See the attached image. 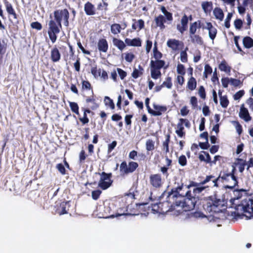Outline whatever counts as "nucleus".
<instances>
[{
	"label": "nucleus",
	"instance_id": "603ef678",
	"mask_svg": "<svg viewBox=\"0 0 253 253\" xmlns=\"http://www.w3.org/2000/svg\"><path fill=\"white\" fill-rule=\"evenodd\" d=\"M56 168L62 175H64L66 174V169L62 164H58L56 165Z\"/></svg>",
	"mask_w": 253,
	"mask_h": 253
},
{
	"label": "nucleus",
	"instance_id": "ddd939ff",
	"mask_svg": "<svg viewBox=\"0 0 253 253\" xmlns=\"http://www.w3.org/2000/svg\"><path fill=\"white\" fill-rule=\"evenodd\" d=\"M206 29L209 31V36L210 38L213 41L216 37L217 34V30L214 27L211 23L207 22L206 26L204 27L203 29Z\"/></svg>",
	"mask_w": 253,
	"mask_h": 253
},
{
	"label": "nucleus",
	"instance_id": "20e7f679",
	"mask_svg": "<svg viewBox=\"0 0 253 253\" xmlns=\"http://www.w3.org/2000/svg\"><path fill=\"white\" fill-rule=\"evenodd\" d=\"M182 189L178 190V195L176 196L181 197L180 203L178 207H181L185 211H189L193 210L197 207V204H199V199L198 197L193 196L191 191H188L185 194V196L179 194V191Z\"/></svg>",
	"mask_w": 253,
	"mask_h": 253
},
{
	"label": "nucleus",
	"instance_id": "a19ab883",
	"mask_svg": "<svg viewBox=\"0 0 253 253\" xmlns=\"http://www.w3.org/2000/svg\"><path fill=\"white\" fill-rule=\"evenodd\" d=\"M190 37L192 41L193 42H195L200 45L203 44V41L202 40V39L199 35H194L193 36H191Z\"/></svg>",
	"mask_w": 253,
	"mask_h": 253
},
{
	"label": "nucleus",
	"instance_id": "a18cd8bd",
	"mask_svg": "<svg viewBox=\"0 0 253 253\" xmlns=\"http://www.w3.org/2000/svg\"><path fill=\"white\" fill-rule=\"evenodd\" d=\"M104 102L106 105H108L110 108L113 109L115 107L114 104L113 100L111 99L109 97L105 96L104 98Z\"/></svg>",
	"mask_w": 253,
	"mask_h": 253
},
{
	"label": "nucleus",
	"instance_id": "9b49d317",
	"mask_svg": "<svg viewBox=\"0 0 253 253\" xmlns=\"http://www.w3.org/2000/svg\"><path fill=\"white\" fill-rule=\"evenodd\" d=\"M149 182L152 187L155 189L160 188L164 183L162 175L159 173L150 175Z\"/></svg>",
	"mask_w": 253,
	"mask_h": 253
},
{
	"label": "nucleus",
	"instance_id": "3c124183",
	"mask_svg": "<svg viewBox=\"0 0 253 253\" xmlns=\"http://www.w3.org/2000/svg\"><path fill=\"white\" fill-rule=\"evenodd\" d=\"M178 163L181 166H185L187 164V159L185 155H181L178 159Z\"/></svg>",
	"mask_w": 253,
	"mask_h": 253
},
{
	"label": "nucleus",
	"instance_id": "a211bd4d",
	"mask_svg": "<svg viewBox=\"0 0 253 253\" xmlns=\"http://www.w3.org/2000/svg\"><path fill=\"white\" fill-rule=\"evenodd\" d=\"M85 13L88 15H93L95 13L94 6L89 2H86L84 7Z\"/></svg>",
	"mask_w": 253,
	"mask_h": 253
},
{
	"label": "nucleus",
	"instance_id": "cd10ccee",
	"mask_svg": "<svg viewBox=\"0 0 253 253\" xmlns=\"http://www.w3.org/2000/svg\"><path fill=\"white\" fill-rule=\"evenodd\" d=\"M201 182L199 184V186L194 188L193 191V194H192L193 196L198 197V196H197V194H199L202 191H203L206 188H208L209 187V186H204V184H201Z\"/></svg>",
	"mask_w": 253,
	"mask_h": 253
},
{
	"label": "nucleus",
	"instance_id": "c03bdc74",
	"mask_svg": "<svg viewBox=\"0 0 253 253\" xmlns=\"http://www.w3.org/2000/svg\"><path fill=\"white\" fill-rule=\"evenodd\" d=\"M70 107L71 110L76 114H79V107L75 102H69Z\"/></svg>",
	"mask_w": 253,
	"mask_h": 253
},
{
	"label": "nucleus",
	"instance_id": "bf43d9fd",
	"mask_svg": "<svg viewBox=\"0 0 253 253\" xmlns=\"http://www.w3.org/2000/svg\"><path fill=\"white\" fill-rule=\"evenodd\" d=\"M117 71L121 80H123L126 76V73L122 69L117 68Z\"/></svg>",
	"mask_w": 253,
	"mask_h": 253
},
{
	"label": "nucleus",
	"instance_id": "412c9836",
	"mask_svg": "<svg viewBox=\"0 0 253 253\" xmlns=\"http://www.w3.org/2000/svg\"><path fill=\"white\" fill-rule=\"evenodd\" d=\"M125 42L128 45L133 46H140L141 44V41L139 38H135L133 39L127 38L125 40Z\"/></svg>",
	"mask_w": 253,
	"mask_h": 253
},
{
	"label": "nucleus",
	"instance_id": "dca6fc26",
	"mask_svg": "<svg viewBox=\"0 0 253 253\" xmlns=\"http://www.w3.org/2000/svg\"><path fill=\"white\" fill-rule=\"evenodd\" d=\"M179 45L180 42L178 40L174 39H169L167 42V45L174 51L178 50Z\"/></svg>",
	"mask_w": 253,
	"mask_h": 253
},
{
	"label": "nucleus",
	"instance_id": "864d4df0",
	"mask_svg": "<svg viewBox=\"0 0 253 253\" xmlns=\"http://www.w3.org/2000/svg\"><path fill=\"white\" fill-rule=\"evenodd\" d=\"M202 153H204L205 155L206 163L209 164L211 166H212L213 165L212 163V161H211V157L209 154L207 152L204 151H202Z\"/></svg>",
	"mask_w": 253,
	"mask_h": 253
},
{
	"label": "nucleus",
	"instance_id": "4d7b16f0",
	"mask_svg": "<svg viewBox=\"0 0 253 253\" xmlns=\"http://www.w3.org/2000/svg\"><path fill=\"white\" fill-rule=\"evenodd\" d=\"M234 25L236 29H240L243 25V22L241 19H236L234 22Z\"/></svg>",
	"mask_w": 253,
	"mask_h": 253
},
{
	"label": "nucleus",
	"instance_id": "bb28decb",
	"mask_svg": "<svg viewBox=\"0 0 253 253\" xmlns=\"http://www.w3.org/2000/svg\"><path fill=\"white\" fill-rule=\"evenodd\" d=\"M51 58L53 62H57L60 59V54L57 48H54L51 51Z\"/></svg>",
	"mask_w": 253,
	"mask_h": 253
},
{
	"label": "nucleus",
	"instance_id": "f704fd0d",
	"mask_svg": "<svg viewBox=\"0 0 253 253\" xmlns=\"http://www.w3.org/2000/svg\"><path fill=\"white\" fill-rule=\"evenodd\" d=\"M219 69L226 73H229L230 71V67L228 66L225 61H222L219 65Z\"/></svg>",
	"mask_w": 253,
	"mask_h": 253
},
{
	"label": "nucleus",
	"instance_id": "37998d69",
	"mask_svg": "<svg viewBox=\"0 0 253 253\" xmlns=\"http://www.w3.org/2000/svg\"><path fill=\"white\" fill-rule=\"evenodd\" d=\"M102 192L100 190H93L91 192L92 198L94 200H98Z\"/></svg>",
	"mask_w": 253,
	"mask_h": 253
},
{
	"label": "nucleus",
	"instance_id": "de8ad7c7",
	"mask_svg": "<svg viewBox=\"0 0 253 253\" xmlns=\"http://www.w3.org/2000/svg\"><path fill=\"white\" fill-rule=\"evenodd\" d=\"M232 17V13H228V15L225 20V22H224L225 27L227 28H229L230 26V20H231Z\"/></svg>",
	"mask_w": 253,
	"mask_h": 253
},
{
	"label": "nucleus",
	"instance_id": "1a4fd4ad",
	"mask_svg": "<svg viewBox=\"0 0 253 253\" xmlns=\"http://www.w3.org/2000/svg\"><path fill=\"white\" fill-rule=\"evenodd\" d=\"M104 209L105 212L108 214L106 217L113 218L125 214L124 211L122 212V209H120V211L119 212V208L113 203H109Z\"/></svg>",
	"mask_w": 253,
	"mask_h": 253
},
{
	"label": "nucleus",
	"instance_id": "6e6d98bb",
	"mask_svg": "<svg viewBox=\"0 0 253 253\" xmlns=\"http://www.w3.org/2000/svg\"><path fill=\"white\" fill-rule=\"evenodd\" d=\"M180 60L181 61L185 63L187 61V54L186 51H182L180 52Z\"/></svg>",
	"mask_w": 253,
	"mask_h": 253
},
{
	"label": "nucleus",
	"instance_id": "f257e3e1",
	"mask_svg": "<svg viewBox=\"0 0 253 253\" xmlns=\"http://www.w3.org/2000/svg\"><path fill=\"white\" fill-rule=\"evenodd\" d=\"M221 204V200L217 197L216 194L201 199L199 200V204L196 207L198 211L191 212L190 217L202 218L207 217L206 213H209L211 215L220 210L218 209V207Z\"/></svg>",
	"mask_w": 253,
	"mask_h": 253
},
{
	"label": "nucleus",
	"instance_id": "052dcab7",
	"mask_svg": "<svg viewBox=\"0 0 253 253\" xmlns=\"http://www.w3.org/2000/svg\"><path fill=\"white\" fill-rule=\"evenodd\" d=\"M244 94V90H239L234 95V99L236 100L240 99Z\"/></svg>",
	"mask_w": 253,
	"mask_h": 253
},
{
	"label": "nucleus",
	"instance_id": "b1692460",
	"mask_svg": "<svg viewBox=\"0 0 253 253\" xmlns=\"http://www.w3.org/2000/svg\"><path fill=\"white\" fill-rule=\"evenodd\" d=\"M4 4L6 7V10L7 12V13L9 14L12 15L14 19H17V15L14 10V9L12 7V6L11 3H10L7 1H5L4 2Z\"/></svg>",
	"mask_w": 253,
	"mask_h": 253
},
{
	"label": "nucleus",
	"instance_id": "7c9ffc66",
	"mask_svg": "<svg viewBox=\"0 0 253 253\" xmlns=\"http://www.w3.org/2000/svg\"><path fill=\"white\" fill-rule=\"evenodd\" d=\"M196 86L197 82L195 79L194 77H191L188 81L187 85V88L191 90H193L196 88Z\"/></svg>",
	"mask_w": 253,
	"mask_h": 253
},
{
	"label": "nucleus",
	"instance_id": "c756f323",
	"mask_svg": "<svg viewBox=\"0 0 253 253\" xmlns=\"http://www.w3.org/2000/svg\"><path fill=\"white\" fill-rule=\"evenodd\" d=\"M202 7L205 13L210 12L212 8V4L211 1H204L202 3Z\"/></svg>",
	"mask_w": 253,
	"mask_h": 253
},
{
	"label": "nucleus",
	"instance_id": "c85d7f7f",
	"mask_svg": "<svg viewBox=\"0 0 253 253\" xmlns=\"http://www.w3.org/2000/svg\"><path fill=\"white\" fill-rule=\"evenodd\" d=\"M113 42L114 45L121 51H122L126 47L125 43L121 40L114 38L113 40Z\"/></svg>",
	"mask_w": 253,
	"mask_h": 253
},
{
	"label": "nucleus",
	"instance_id": "e2e57ef3",
	"mask_svg": "<svg viewBox=\"0 0 253 253\" xmlns=\"http://www.w3.org/2000/svg\"><path fill=\"white\" fill-rule=\"evenodd\" d=\"M230 84L234 86H238L240 84L241 82L239 80L230 78Z\"/></svg>",
	"mask_w": 253,
	"mask_h": 253
},
{
	"label": "nucleus",
	"instance_id": "e433bc0d",
	"mask_svg": "<svg viewBox=\"0 0 253 253\" xmlns=\"http://www.w3.org/2000/svg\"><path fill=\"white\" fill-rule=\"evenodd\" d=\"M121 27L119 24H114L111 27V32L113 34H118L121 32Z\"/></svg>",
	"mask_w": 253,
	"mask_h": 253
},
{
	"label": "nucleus",
	"instance_id": "680f3d73",
	"mask_svg": "<svg viewBox=\"0 0 253 253\" xmlns=\"http://www.w3.org/2000/svg\"><path fill=\"white\" fill-rule=\"evenodd\" d=\"M198 93L202 98L205 99L206 93H205V88L203 86H201L199 87Z\"/></svg>",
	"mask_w": 253,
	"mask_h": 253
},
{
	"label": "nucleus",
	"instance_id": "f3484780",
	"mask_svg": "<svg viewBox=\"0 0 253 253\" xmlns=\"http://www.w3.org/2000/svg\"><path fill=\"white\" fill-rule=\"evenodd\" d=\"M247 165L246 161L241 158H237L236 161L234 163L233 166L237 167L240 172H243L245 169V166Z\"/></svg>",
	"mask_w": 253,
	"mask_h": 253
},
{
	"label": "nucleus",
	"instance_id": "79ce46f5",
	"mask_svg": "<svg viewBox=\"0 0 253 253\" xmlns=\"http://www.w3.org/2000/svg\"><path fill=\"white\" fill-rule=\"evenodd\" d=\"M162 85L163 86H165L168 89H170L172 85L171 78L169 77H167L166 80L163 83Z\"/></svg>",
	"mask_w": 253,
	"mask_h": 253
},
{
	"label": "nucleus",
	"instance_id": "72a5a7b5",
	"mask_svg": "<svg viewBox=\"0 0 253 253\" xmlns=\"http://www.w3.org/2000/svg\"><path fill=\"white\" fill-rule=\"evenodd\" d=\"M143 68L140 66H138V69L135 68L131 74L132 77L134 78H137L139 76L142 74Z\"/></svg>",
	"mask_w": 253,
	"mask_h": 253
},
{
	"label": "nucleus",
	"instance_id": "338daca9",
	"mask_svg": "<svg viewBox=\"0 0 253 253\" xmlns=\"http://www.w3.org/2000/svg\"><path fill=\"white\" fill-rule=\"evenodd\" d=\"M82 88L85 89H90L91 88L90 84L86 81H83L82 82Z\"/></svg>",
	"mask_w": 253,
	"mask_h": 253
},
{
	"label": "nucleus",
	"instance_id": "f8f14e48",
	"mask_svg": "<svg viewBox=\"0 0 253 253\" xmlns=\"http://www.w3.org/2000/svg\"><path fill=\"white\" fill-rule=\"evenodd\" d=\"M70 205L69 202H62L56 205V212L59 214L62 215L68 213Z\"/></svg>",
	"mask_w": 253,
	"mask_h": 253
},
{
	"label": "nucleus",
	"instance_id": "a878e982",
	"mask_svg": "<svg viewBox=\"0 0 253 253\" xmlns=\"http://www.w3.org/2000/svg\"><path fill=\"white\" fill-rule=\"evenodd\" d=\"M201 27V22L198 21L191 24L189 28V33L191 35H194L196 32L197 29Z\"/></svg>",
	"mask_w": 253,
	"mask_h": 253
},
{
	"label": "nucleus",
	"instance_id": "9d476101",
	"mask_svg": "<svg viewBox=\"0 0 253 253\" xmlns=\"http://www.w3.org/2000/svg\"><path fill=\"white\" fill-rule=\"evenodd\" d=\"M138 167V164L136 162L131 161L129 162L128 165H127L126 162L123 161L121 164L120 170L124 174H128L134 171Z\"/></svg>",
	"mask_w": 253,
	"mask_h": 253
},
{
	"label": "nucleus",
	"instance_id": "4468645a",
	"mask_svg": "<svg viewBox=\"0 0 253 253\" xmlns=\"http://www.w3.org/2000/svg\"><path fill=\"white\" fill-rule=\"evenodd\" d=\"M166 110V107L154 104V110H149V112L154 116H160L162 112H165Z\"/></svg>",
	"mask_w": 253,
	"mask_h": 253
},
{
	"label": "nucleus",
	"instance_id": "0e129e2a",
	"mask_svg": "<svg viewBox=\"0 0 253 253\" xmlns=\"http://www.w3.org/2000/svg\"><path fill=\"white\" fill-rule=\"evenodd\" d=\"M86 103H88L89 102L92 103L93 105L91 106V108L92 109H95L98 107V105L94 103V99L92 98H88L86 99Z\"/></svg>",
	"mask_w": 253,
	"mask_h": 253
},
{
	"label": "nucleus",
	"instance_id": "5701e85b",
	"mask_svg": "<svg viewBox=\"0 0 253 253\" xmlns=\"http://www.w3.org/2000/svg\"><path fill=\"white\" fill-rule=\"evenodd\" d=\"M165 65V62L163 60L157 59L155 61L151 60V66L152 68L160 70Z\"/></svg>",
	"mask_w": 253,
	"mask_h": 253
},
{
	"label": "nucleus",
	"instance_id": "09e8293b",
	"mask_svg": "<svg viewBox=\"0 0 253 253\" xmlns=\"http://www.w3.org/2000/svg\"><path fill=\"white\" fill-rule=\"evenodd\" d=\"M99 75L103 81H106L108 79V76L107 73L104 70H99Z\"/></svg>",
	"mask_w": 253,
	"mask_h": 253
},
{
	"label": "nucleus",
	"instance_id": "69168bd1",
	"mask_svg": "<svg viewBox=\"0 0 253 253\" xmlns=\"http://www.w3.org/2000/svg\"><path fill=\"white\" fill-rule=\"evenodd\" d=\"M177 72L179 74L183 75L185 74L184 66L182 64H178L177 67Z\"/></svg>",
	"mask_w": 253,
	"mask_h": 253
},
{
	"label": "nucleus",
	"instance_id": "393cba45",
	"mask_svg": "<svg viewBox=\"0 0 253 253\" xmlns=\"http://www.w3.org/2000/svg\"><path fill=\"white\" fill-rule=\"evenodd\" d=\"M213 13L215 18L220 21H222L224 18V13L222 10L219 7H215L213 11Z\"/></svg>",
	"mask_w": 253,
	"mask_h": 253
},
{
	"label": "nucleus",
	"instance_id": "39448f33",
	"mask_svg": "<svg viewBox=\"0 0 253 253\" xmlns=\"http://www.w3.org/2000/svg\"><path fill=\"white\" fill-rule=\"evenodd\" d=\"M238 200V198L230 200L232 207L237 211L240 210L243 212L248 213L249 217L252 216L253 214V200L251 198H246L243 200L240 204H235L234 203L235 201Z\"/></svg>",
	"mask_w": 253,
	"mask_h": 253
},
{
	"label": "nucleus",
	"instance_id": "4c0bfd02",
	"mask_svg": "<svg viewBox=\"0 0 253 253\" xmlns=\"http://www.w3.org/2000/svg\"><path fill=\"white\" fill-rule=\"evenodd\" d=\"M161 9L167 20L171 21L172 20V14L168 12L164 6H162Z\"/></svg>",
	"mask_w": 253,
	"mask_h": 253
},
{
	"label": "nucleus",
	"instance_id": "7ed1b4c3",
	"mask_svg": "<svg viewBox=\"0 0 253 253\" xmlns=\"http://www.w3.org/2000/svg\"><path fill=\"white\" fill-rule=\"evenodd\" d=\"M236 168L232 165V169L231 172H227L226 171H221L219 176L217 178L212 175H207L205 179L201 181V184H206L210 181L213 183V187H218V181L221 179L222 182H230V185H227V187L230 188L235 187L238 184L237 177L235 175Z\"/></svg>",
	"mask_w": 253,
	"mask_h": 253
},
{
	"label": "nucleus",
	"instance_id": "13d9d810",
	"mask_svg": "<svg viewBox=\"0 0 253 253\" xmlns=\"http://www.w3.org/2000/svg\"><path fill=\"white\" fill-rule=\"evenodd\" d=\"M31 26L32 28L40 30L42 28V26L41 23L38 22H32L31 24Z\"/></svg>",
	"mask_w": 253,
	"mask_h": 253
},
{
	"label": "nucleus",
	"instance_id": "2f4dec72",
	"mask_svg": "<svg viewBox=\"0 0 253 253\" xmlns=\"http://www.w3.org/2000/svg\"><path fill=\"white\" fill-rule=\"evenodd\" d=\"M243 43L246 48H250L253 46V40L249 37L244 38Z\"/></svg>",
	"mask_w": 253,
	"mask_h": 253
},
{
	"label": "nucleus",
	"instance_id": "aec40b11",
	"mask_svg": "<svg viewBox=\"0 0 253 253\" xmlns=\"http://www.w3.org/2000/svg\"><path fill=\"white\" fill-rule=\"evenodd\" d=\"M157 27H159L160 29L163 30L165 28L164 23L166 21L165 17L164 15H160L155 17L154 19Z\"/></svg>",
	"mask_w": 253,
	"mask_h": 253
},
{
	"label": "nucleus",
	"instance_id": "423d86ee",
	"mask_svg": "<svg viewBox=\"0 0 253 253\" xmlns=\"http://www.w3.org/2000/svg\"><path fill=\"white\" fill-rule=\"evenodd\" d=\"M47 33L50 40L54 43L57 39L56 35L60 33L62 28L61 23L56 22L55 19H51L47 24Z\"/></svg>",
	"mask_w": 253,
	"mask_h": 253
},
{
	"label": "nucleus",
	"instance_id": "8fccbe9b",
	"mask_svg": "<svg viewBox=\"0 0 253 253\" xmlns=\"http://www.w3.org/2000/svg\"><path fill=\"white\" fill-rule=\"evenodd\" d=\"M134 58V55L132 53H125V60L128 62H131Z\"/></svg>",
	"mask_w": 253,
	"mask_h": 253
},
{
	"label": "nucleus",
	"instance_id": "4be33fe9",
	"mask_svg": "<svg viewBox=\"0 0 253 253\" xmlns=\"http://www.w3.org/2000/svg\"><path fill=\"white\" fill-rule=\"evenodd\" d=\"M133 22L132 25V29L140 31L143 28L144 22L143 20L139 19L138 20H136L133 19Z\"/></svg>",
	"mask_w": 253,
	"mask_h": 253
},
{
	"label": "nucleus",
	"instance_id": "473e14b6",
	"mask_svg": "<svg viewBox=\"0 0 253 253\" xmlns=\"http://www.w3.org/2000/svg\"><path fill=\"white\" fill-rule=\"evenodd\" d=\"M227 158L221 156L220 155H216L214 157L213 160L212 161L213 165H215L217 162H218L219 164L221 165L222 163H224L226 161Z\"/></svg>",
	"mask_w": 253,
	"mask_h": 253
},
{
	"label": "nucleus",
	"instance_id": "58836bf2",
	"mask_svg": "<svg viewBox=\"0 0 253 253\" xmlns=\"http://www.w3.org/2000/svg\"><path fill=\"white\" fill-rule=\"evenodd\" d=\"M87 157L85 151L84 150H81L79 154V164L80 166L84 163L85 160Z\"/></svg>",
	"mask_w": 253,
	"mask_h": 253
},
{
	"label": "nucleus",
	"instance_id": "49530a36",
	"mask_svg": "<svg viewBox=\"0 0 253 253\" xmlns=\"http://www.w3.org/2000/svg\"><path fill=\"white\" fill-rule=\"evenodd\" d=\"M212 73V69L209 65L206 64L204 68V76L206 78H207L208 75L211 74Z\"/></svg>",
	"mask_w": 253,
	"mask_h": 253
},
{
	"label": "nucleus",
	"instance_id": "c9c22d12",
	"mask_svg": "<svg viewBox=\"0 0 253 253\" xmlns=\"http://www.w3.org/2000/svg\"><path fill=\"white\" fill-rule=\"evenodd\" d=\"M151 76L154 79H157L161 76V72L159 70L152 68L151 69Z\"/></svg>",
	"mask_w": 253,
	"mask_h": 253
},
{
	"label": "nucleus",
	"instance_id": "774afa93",
	"mask_svg": "<svg viewBox=\"0 0 253 253\" xmlns=\"http://www.w3.org/2000/svg\"><path fill=\"white\" fill-rule=\"evenodd\" d=\"M188 19L186 15H184L181 19V24L187 28Z\"/></svg>",
	"mask_w": 253,
	"mask_h": 253
},
{
	"label": "nucleus",
	"instance_id": "0eeeda50",
	"mask_svg": "<svg viewBox=\"0 0 253 253\" xmlns=\"http://www.w3.org/2000/svg\"><path fill=\"white\" fill-rule=\"evenodd\" d=\"M112 176L111 173H106L103 171L100 173V178L98 183V187L103 190L109 188L113 183V180L111 179Z\"/></svg>",
	"mask_w": 253,
	"mask_h": 253
},
{
	"label": "nucleus",
	"instance_id": "f03ea898",
	"mask_svg": "<svg viewBox=\"0 0 253 253\" xmlns=\"http://www.w3.org/2000/svg\"><path fill=\"white\" fill-rule=\"evenodd\" d=\"M183 184L175 188H172L170 191H165L160 197V200L166 197V200L160 202L161 214H166L170 211H172L175 209V207H178L180 203L181 197L178 195V190L182 189Z\"/></svg>",
	"mask_w": 253,
	"mask_h": 253
},
{
	"label": "nucleus",
	"instance_id": "6e6552de",
	"mask_svg": "<svg viewBox=\"0 0 253 253\" xmlns=\"http://www.w3.org/2000/svg\"><path fill=\"white\" fill-rule=\"evenodd\" d=\"M54 17L56 22L61 23V21H63L64 25L66 27L69 26V13L66 9L55 11L54 12Z\"/></svg>",
	"mask_w": 253,
	"mask_h": 253
},
{
	"label": "nucleus",
	"instance_id": "5fc2aeb1",
	"mask_svg": "<svg viewBox=\"0 0 253 253\" xmlns=\"http://www.w3.org/2000/svg\"><path fill=\"white\" fill-rule=\"evenodd\" d=\"M160 207H161L160 202H159V203L156 204H154L152 205V211L156 212V213H159L161 214V211H161Z\"/></svg>",
	"mask_w": 253,
	"mask_h": 253
},
{
	"label": "nucleus",
	"instance_id": "2eb2a0df",
	"mask_svg": "<svg viewBox=\"0 0 253 253\" xmlns=\"http://www.w3.org/2000/svg\"><path fill=\"white\" fill-rule=\"evenodd\" d=\"M239 116L246 122H249L252 119L248 109L244 107V105L241 107Z\"/></svg>",
	"mask_w": 253,
	"mask_h": 253
},
{
	"label": "nucleus",
	"instance_id": "ea45409f",
	"mask_svg": "<svg viewBox=\"0 0 253 253\" xmlns=\"http://www.w3.org/2000/svg\"><path fill=\"white\" fill-rule=\"evenodd\" d=\"M220 104L223 108H226L229 104V101L227 98V96L224 95L220 96Z\"/></svg>",
	"mask_w": 253,
	"mask_h": 253
},
{
	"label": "nucleus",
	"instance_id": "6ab92c4d",
	"mask_svg": "<svg viewBox=\"0 0 253 253\" xmlns=\"http://www.w3.org/2000/svg\"><path fill=\"white\" fill-rule=\"evenodd\" d=\"M98 48L99 51L106 52L108 50V43L104 39H100L97 43Z\"/></svg>",
	"mask_w": 253,
	"mask_h": 253
}]
</instances>
